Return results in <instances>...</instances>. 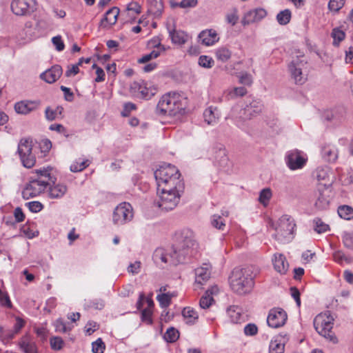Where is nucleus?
Wrapping results in <instances>:
<instances>
[{"mask_svg": "<svg viewBox=\"0 0 353 353\" xmlns=\"http://www.w3.org/2000/svg\"><path fill=\"white\" fill-rule=\"evenodd\" d=\"M210 265L206 263L195 269V284L203 285L210 279Z\"/></svg>", "mask_w": 353, "mask_h": 353, "instance_id": "obj_19", "label": "nucleus"}, {"mask_svg": "<svg viewBox=\"0 0 353 353\" xmlns=\"http://www.w3.org/2000/svg\"><path fill=\"white\" fill-rule=\"evenodd\" d=\"M20 347L25 353H37L35 344L26 339L20 343Z\"/></svg>", "mask_w": 353, "mask_h": 353, "instance_id": "obj_42", "label": "nucleus"}, {"mask_svg": "<svg viewBox=\"0 0 353 353\" xmlns=\"http://www.w3.org/2000/svg\"><path fill=\"white\" fill-rule=\"evenodd\" d=\"M272 263L275 270L279 273L285 274L288 272L289 268V263L283 254H274Z\"/></svg>", "mask_w": 353, "mask_h": 353, "instance_id": "obj_22", "label": "nucleus"}, {"mask_svg": "<svg viewBox=\"0 0 353 353\" xmlns=\"http://www.w3.org/2000/svg\"><path fill=\"white\" fill-rule=\"evenodd\" d=\"M187 101L186 97L179 93L164 94L157 105L156 112L160 116L170 117L181 114L186 108Z\"/></svg>", "mask_w": 353, "mask_h": 353, "instance_id": "obj_2", "label": "nucleus"}, {"mask_svg": "<svg viewBox=\"0 0 353 353\" xmlns=\"http://www.w3.org/2000/svg\"><path fill=\"white\" fill-rule=\"evenodd\" d=\"M167 28L172 41L176 44H184L188 39V35L185 32L176 30L174 25L168 24Z\"/></svg>", "mask_w": 353, "mask_h": 353, "instance_id": "obj_21", "label": "nucleus"}, {"mask_svg": "<svg viewBox=\"0 0 353 353\" xmlns=\"http://www.w3.org/2000/svg\"><path fill=\"white\" fill-rule=\"evenodd\" d=\"M182 315L186 323L189 324H194L199 317L197 312L190 307H184Z\"/></svg>", "mask_w": 353, "mask_h": 353, "instance_id": "obj_31", "label": "nucleus"}, {"mask_svg": "<svg viewBox=\"0 0 353 353\" xmlns=\"http://www.w3.org/2000/svg\"><path fill=\"white\" fill-rule=\"evenodd\" d=\"M141 88L142 89L141 90V91H139L140 94L139 96V98L148 99H150L152 96H154L157 92L156 88L151 85H148V84L144 81H143Z\"/></svg>", "mask_w": 353, "mask_h": 353, "instance_id": "obj_33", "label": "nucleus"}, {"mask_svg": "<svg viewBox=\"0 0 353 353\" xmlns=\"http://www.w3.org/2000/svg\"><path fill=\"white\" fill-rule=\"evenodd\" d=\"M296 227L294 220L289 215H283L277 221L275 228V239L280 242H285L292 239Z\"/></svg>", "mask_w": 353, "mask_h": 353, "instance_id": "obj_8", "label": "nucleus"}, {"mask_svg": "<svg viewBox=\"0 0 353 353\" xmlns=\"http://www.w3.org/2000/svg\"><path fill=\"white\" fill-rule=\"evenodd\" d=\"M345 32L339 28H334L332 32V37L334 39L333 44L338 46L345 39Z\"/></svg>", "mask_w": 353, "mask_h": 353, "instance_id": "obj_45", "label": "nucleus"}, {"mask_svg": "<svg viewBox=\"0 0 353 353\" xmlns=\"http://www.w3.org/2000/svg\"><path fill=\"white\" fill-rule=\"evenodd\" d=\"M63 341L59 336H54L50 339V345L53 350H59L62 348Z\"/></svg>", "mask_w": 353, "mask_h": 353, "instance_id": "obj_58", "label": "nucleus"}, {"mask_svg": "<svg viewBox=\"0 0 353 353\" xmlns=\"http://www.w3.org/2000/svg\"><path fill=\"white\" fill-rule=\"evenodd\" d=\"M214 302L213 297L204 294L200 299L199 305L202 309L208 308Z\"/></svg>", "mask_w": 353, "mask_h": 353, "instance_id": "obj_49", "label": "nucleus"}, {"mask_svg": "<svg viewBox=\"0 0 353 353\" xmlns=\"http://www.w3.org/2000/svg\"><path fill=\"white\" fill-rule=\"evenodd\" d=\"M272 192L270 188H266L263 189L259 193V201L266 206L270 199L272 198Z\"/></svg>", "mask_w": 353, "mask_h": 353, "instance_id": "obj_37", "label": "nucleus"}, {"mask_svg": "<svg viewBox=\"0 0 353 353\" xmlns=\"http://www.w3.org/2000/svg\"><path fill=\"white\" fill-rule=\"evenodd\" d=\"M287 318V314L283 309L273 308L269 312L267 323L270 327L277 328L285 323Z\"/></svg>", "mask_w": 353, "mask_h": 353, "instance_id": "obj_14", "label": "nucleus"}, {"mask_svg": "<svg viewBox=\"0 0 353 353\" xmlns=\"http://www.w3.org/2000/svg\"><path fill=\"white\" fill-rule=\"evenodd\" d=\"M322 154L327 161L334 162L338 157V151L335 147L329 145L323 148Z\"/></svg>", "mask_w": 353, "mask_h": 353, "instance_id": "obj_32", "label": "nucleus"}, {"mask_svg": "<svg viewBox=\"0 0 353 353\" xmlns=\"http://www.w3.org/2000/svg\"><path fill=\"white\" fill-rule=\"evenodd\" d=\"M291 17V11L289 9H285L277 14L276 20L280 25L283 26L290 21Z\"/></svg>", "mask_w": 353, "mask_h": 353, "instance_id": "obj_34", "label": "nucleus"}, {"mask_svg": "<svg viewBox=\"0 0 353 353\" xmlns=\"http://www.w3.org/2000/svg\"><path fill=\"white\" fill-rule=\"evenodd\" d=\"M306 63L307 61L304 56H296L293 57L288 64V70L295 83L302 85L306 81L307 75L303 72Z\"/></svg>", "mask_w": 353, "mask_h": 353, "instance_id": "obj_10", "label": "nucleus"}, {"mask_svg": "<svg viewBox=\"0 0 353 353\" xmlns=\"http://www.w3.org/2000/svg\"><path fill=\"white\" fill-rule=\"evenodd\" d=\"M157 299L161 307H166L170 304L172 295L170 294L163 293L159 294Z\"/></svg>", "mask_w": 353, "mask_h": 353, "instance_id": "obj_48", "label": "nucleus"}, {"mask_svg": "<svg viewBox=\"0 0 353 353\" xmlns=\"http://www.w3.org/2000/svg\"><path fill=\"white\" fill-rule=\"evenodd\" d=\"M267 15V12L263 8H256L248 12L242 20V23L248 25L261 21Z\"/></svg>", "mask_w": 353, "mask_h": 353, "instance_id": "obj_16", "label": "nucleus"}, {"mask_svg": "<svg viewBox=\"0 0 353 353\" xmlns=\"http://www.w3.org/2000/svg\"><path fill=\"white\" fill-rule=\"evenodd\" d=\"M152 46L154 47V49L152 50L150 53L144 54L142 56L139 60L138 62L139 63H145L153 59L157 58L162 52L165 51V48L164 46L161 45L160 42L156 43L155 41L152 42Z\"/></svg>", "mask_w": 353, "mask_h": 353, "instance_id": "obj_23", "label": "nucleus"}, {"mask_svg": "<svg viewBox=\"0 0 353 353\" xmlns=\"http://www.w3.org/2000/svg\"><path fill=\"white\" fill-rule=\"evenodd\" d=\"M24 324L25 322L22 319L19 317L16 318L15 323L13 326L14 332L12 334H8V336L10 338H12L14 334L18 333L19 330L24 326Z\"/></svg>", "mask_w": 353, "mask_h": 353, "instance_id": "obj_57", "label": "nucleus"}, {"mask_svg": "<svg viewBox=\"0 0 353 353\" xmlns=\"http://www.w3.org/2000/svg\"><path fill=\"white\" fill-rule=\"evenodd\" d=\"M232 290L239 294H245L252 290L254 282L252 271L248 268H235L230 277Z\"/></svg>", "mask_w": 353, "mask_h": 353, "instance_id": "obj_4", "label": "nucleus"}, {"mask_svg": "<svg viewBox=\"0 0 353 353\" xmlns=\"http://www.w3.org/2000/svg\"><path fill=\"white\" fill-rule=\"evenodd\" d=\"M334 260L341 265L350 264L353 261L352 257L345 255L341 251H336L333 254Z\"/></svg>", "mask_w": 353, "mask_h": 353, "instance_id": "obj_35", "label": "nucleus"}, {"mask_svg": "<svg viewBox=\"0 0 353 353\" xmlns=\"http://www.w3.org/2000/svg\"><path fill=\"white\" fill-rule=\"evenodd\" d=\"M212 225L219 230H223V228L225 227V221L223 219L217 214H214L212 216Z\"/></svg>", "mask_w": 353, "mask_h": 353, "instance_id": "obj_52", "label": "nucleus"}, {"mask_svg": "<svg viewBox=\"0 0 353 353\" xmlns=\"http://www.w3.org/2000/svg\"><path fill=\"white\" fill-rule=\"evenodd\" d=\"M92 68L96 69L97 77L95 78V81L96 82L103 81L105 80V72H104L103 70L101 68L97 66V64H93Z\"/></svg>", "mask_w": 353, "mask_h": 353, "instance_id": "obj_61", "label": "nucleus"}, {"mask_svg": "<svg viewBox=\"0 0 353 353\" xmlns=\"http://www.w3.org/2000/svg\"><path fill=\"white\" fill-rule=\"evenodd\" d=\"M119 14V8L117 7H112L108 10L101 21V26L107 28L114 25L117 21V17Z\"/></svg>", "mask_w": 353, "mask_h": 353, "instance_id": "obj_24", "label": "nucleus"}, {"mask_svg": "<svg viewBox=\"0 0 353 353\" xmlns=\"http://www.w3.org/2000/svg\"><path fill=\"white\" fill-rule=\"evenodd\" d=\"M63 73L62 68L59 65H53L51 68L41 74L40 77L48 83H54Z\"/></svg>", "mask_w": 353, "mask_h": 353, "instance_id": "obj_18", "label": "nucleus"}, {"mask_svg": "<svg viewBox=\"0 0 353 353\" xmlns=\"http://www.w3.org/2000/svg\"><path fill=\"white\" fill-rule=\"evenodd\" d=\"M174 243L170 248H158L153 254L155 263L177 265L183 263L195 245L192 231L183 229L175 234Z\"/></svg>", "mask_w": 353, "mask_h": 353, "instance_id": "obj_1", "label": "nucleus"}, {"mask_svg": "<svg viewBox=\"0 0 353 353\" xmlns=\"http://www.w3.org/2000/svg\"><path fill=\"white\" fill-rule=\"evenodd\" d=\"M285 339L282 335L274 337L270 343L269 353H283Z\"/></svg>", "mask_w": 353, "mask_h": 353, "instance_id": "obj_25", "label": "nucleus"}, {"mask_svg": "<svg viewBox=\"0 0 353 353\" xmlns=\"http://www.w3.org/2000/svg\"><path fill=\"white\" fill-rule=\"evenodd\" d=\"M215 163L221 168H225L228 165L229 159L225 148H219L215 153Z\"/></svg>", "mask_w": 353, "mask_h": 353, "instance_id": "obj_27", "label": "nucleus"}, {"mask_svg": "<svg viewBox=\"0 0 353 353\" xmlns=\"http://www.w3.org/2000/svg\"><path fill=\"white\" fill-rule=\"evenodd\" d=\"M343 242L346 248L353 250V232H344L343 234Z\"/></svg>", "mask_w": 353, "mask_h": 353, "instance_id": "obj_53", "label": "nucleus"}, {"mask_svg": "<svg viewBox=\"0 0 353 353\" xmlns=\"http://www.w3.org/2000/svg\"><path fill=\"white\" fill-rule=\"evenodd\" d=\"M157 188H184V183L181 179L179 170L172 165L161 166L154 172Z\"/></svg>", "mask_w": 353, "mask_h": 353, "instance_id": "obj_3", "label": "nucleus"}, {"mask_svg": "<svg viewBox=\"0 0 353 353\" xmlns=\"http://www.w3.org/2000/svg\"><path fill=\"white\" fill-rule=\"evenodd\" d=\"M307 161V157L298 150H290L285 156V162L291 170L301 169Z\"/></svg>", "mask_w": 353, "mask_h": 353, "instance_id": "obj_13", "label": "nucleus"}, {"mask_svg": "<svg viewBox=\"0 0 353 353\" xmlns=\"http://www.w3.org/2000/svg\"><path fill=\"white\" fill-rule=\"evenodd\" d=\"M54 326L56 332H66L70 330V327H68L61 319L56 320L54 323Z\"/></svg>", "mask_w": 353, "mask_h": 353, "instance_id": "obj_56", "label": "nucleus"}, {"mask_svg": "<svg viewBox=\"0 0 353 353\" xmlns=\"http://www.w3.org/2000/svg\"><path fill=\"white\" fill-rule=\"evenodd\" d=\"M314 224V230L317 233H323L328 231L330 230V227L327 224L324 223L321 219L316 218L313 221Z\"/></svg>", "mask_w": 353, "mask_h": 353, "instance_id": "obj_40", "label": "nucleus"}, {"mask_svg": "<svg viewBox=\"0 0 353 353\" xmlns=\"http://www.w3.org/2000/svg\"><path fill=\"white\" fill-rule=\"evenodd\" d=\"M84 61V58L79 59L78 63L75 65H69L68 70L65 71V75L68 77L74 76L79 72V65H81Z\"/></svg>", "mask_w": 353, "mask_h": 353, "instance_id": "obj_43", "label": "nucleus"}, {"mask_svg": "<svg viewBox=\"0 0 353 353\" xmlns=\"http://www.w3.org/2000/svg\"><path fill=\"white\" fill-rule=\"evenodd\" d=\"M263 104L259 100L253 99L245 106L237 112V109L232 110V117H234L236 125L243 128L246 121L252 119L261 112Z\"/></svg>", "mask_w": 353, "mask_h": 353, "instance_id": "obj_6", "label": "nucleus"}, {"mask_svg": "<svg viewBox=\"0 0 353 353\" xmlns=\"http://www.w3.org/2000/svg\"><path fill=\"white\" fill-rule=\"evenodd\" d=\"M179 337V331L174 327H170L167 330L164 334V339L169 343L175 342Z\"/></svg>", "mask_w": 353, "mask_h": 353, "instance_id": "obj_38", "label": "nucleus"}, {"mask_svg": "<svg viewBox=\"0 0 353 353\" xmlns=\"http://www.w3.org/2000/svg\"><path fill=\"white\" fill-rule=\"evenodd\" d=\"M199 64L205 68H211L214 65V60L212 58L203 55L199 59Z\"/></svg>", "mask_w": 353, "mask_h": 353, "instance_id": "obj_51", "label": "nucleus"}, {"mask_svg": "<svg viewBox=\"0 0 353 353\" xmlns=\"http://www.w3.org/2000/svg\"><path fill=\"white\" fill-rule=\"evenodd\" d=\"M330 204V199L327 191L319 192L315 202V206L319 210H325Z\"/></svg>", "mask_w": 353, "mask_h": 353, "instance_id": "obj_29", "label": "nucleus"}, {"mask_svg": "<svg viewBox=\"0 0 353 353\" xmlns=\"http://www.w3.org/2000/svg\"><path fill=\"white\" fill-rule=\"evenodd\" d=\"M232 56L231 50L225 46L217 48L215 51L216 59L222 63L228 61Z\"/></svg>", "mask_w": 353, "mask_h": 353, "instance_id": "obj_30", "label": "nucleus"}, {"mask_svg": "<svg viewBox=\"0 0 353 353\" xmlns=\"http://www.w3.org/2000/svg\"><path fill=\"white\" fill-rule=\"evenodd\" d=\"M228 314L230 319V321L234 323H239L241 317V314L239 310L235 307H230L228 310Z\"/></svg>", "mask_w": 353, "mask_h": 353, "instance_id": "obj_44", "label": "nucleus"}, {"mask_svg": "<svg viewBox=\"0 0 353 353\" xmlns=\"http://www.w3.org/2000/svg\"><path fill=\"white\" fill-rule=\"evenodd\" d=\"M152 311L150 308H145L141 312V320L148 325L152 323Z\"/></svg>", "mask_w": 353, "mask_h": 353, "instance_id": "obj_55", "label": "nucleus"}, {"mask_svg": "<svg viewBox=\"0 0 353 353\" xmlns=\"http://www.w3.org/2000/svg\"><path fill=\"white\" fill-rule=\"evenodd\" d=\"M345 0H330L328 3V9L330 11L336 13L344 6Z\"/></svg>", "mask_w": 353, "mask_h": 353, "instance_id": "obj_41", "label": "nucleus"}, {"mask_svg": "<svg viewBox=\"0 0 353 353\" xmlns=\"http://www.w3.org/2000/svg\"><path fill=\"white\" fill-rule=\"evenodd\" d=\"M258 332V327L254 323H249L244 327V333L247 336H254Z\"/></svg>", "mask_w": 353, "mask_h": 353, "instance_id": "obj_60", "label": "nucleus"}, {"mask_svg": "<svg viewBox=\"0 0 353 353\" xmlns=\"http://www.w3.org/2000/svg\"><path fill=\"white\" fill-rule=\"evenodd\" d=\"M204 120L208 125H214L218 122L219 112L216 108L209 107L203 113Z\"/></svg>", "mask_w": 353, "mask_h": 353, "instance_id": "obj_26", "label": "nucleus"}, {"mask_svg": "<svg viewBox=\"0 0 353 353\" xmlns=\"http://www.w3.org/2000/svg\"><path fill=\"white\" fill-rule=\"evenodd\" d=\"M198 3V0H182L176 5L182 8H194Z\"/></svg>", "mask_w": 353, "mask_h": 353, "instance_id": "obj_63", "label": "nucleus"}, {"mask_svg": "<svg viewBox=\"0 0 353 353\" xmlns=\"http://www.w3.org/2000/svg\"><path fill=\"white\" fill-rule=\"evenodd\" d=\"M32 140L29 138L21 139L18 144L17 152L23 165L27 168H32L36 163V157L32 152Z\"/></svg>", "mask_w": 353, "mask_h": 353, "instance_id": "obj_9", "label": "nucleus"}, {"mask_svg": "<svg viewBox=\"0 0 353 353\" xmlns=\"http://www.w3.org/2000/svg\"><path fill=\"white\" fill-rule=\"evenodd\" d=\"M201 43L206 46L214 45L219 41V37L216 30L207 29L201 31L199 34Z\"/></svg>", "mask_w": 353, "mask_h": 353, "instance_id": "obj_17", "label": "nucleus"}, {"mask_svg": "<svg viewBox=\"0 0 353 353\" xmlns=\"http://www.w3.org/2000/svg\"><path fill=\"white\" fill-rule=\"evenodd\" d=\"M39 105L37 101H21L14 105V110L19 114H27L36 110Z\"/></svg>", "mask_w": 353, "mask_h": 353, "instance_id": "obj_20", "label": "nucleus"}, {"mask_svg": "<svg viewBox=\"0 0 353 353\" xmlns=\"http://www.w3.org/2000/svg\"><path fill=\"white\" fill-rule=\"evenodd\" d=\"M34 6V0H13L11 3V9L14 14L23 16L32 12Z\"/></svg>", "mask_w": 353, "mask_h": 353, "instance_id": "obj_15", "label": "nucleus"}, {"mask_svg": "<svg viewBox=\"0 0 353 353\" xmlns=\"http://www.w3.org/2000/svg\"><path fill=\"white\" fill-rule=\"evenodd\" d=\"M334 319L330 314L329 312L318 314L314 319V326L316 332L325 339H329L333 343H336L337 340L332 331L333 327Z\"/></svg>", "mask_w": 353, "mask_h": 353, "instance_id": "obj_7", "label": "nucleus"}, {"mask_svg": "<svg viewBox=\"0 0 353 353\" xmlns=\"http://www.w3.org/2000/svg\"><path fill=\"white\" fill-rule=\"evenodd\" d=\"M339 215L345 220L353 219V208L349 205H342L338 208Z\"/></svg>", "mask_w": 353, "mask_h": 353, "instance_id": "obj_36", "label": "nucleus"}, {"mask_svg": "<svg viewBox=\"0 0 353 353\" xmlns=\"http://www.w3.org/2000/svg\"><path fill=\"white\" fill-rule=\"evenodd\" d=\"M49 185L47 181H43V179H36L31 177L29 183L22 192V196L24 199H29L37 196L44 192Z\"/></svg>", "mask_w": 353, "mask_h": 353, "instance_id": "obj_12", "label": "nucleus"}, {"mask_svg": "<svg viewBox=\"0 0 353 353\" xmlns=\"http://www.w3.org/2000/svg\"><path fill=\"white\" fill-rule=\"evenodd\" d=\"M89 165L88 160L76 161L70 167L71 172H77L83 170Z\"/></svg>", "mask_w": 353, "mask_h": 353, "instance_id": "obj_39", "label": "nucleus"}, {"mask_svg": "<svg viewBox=\"0 0 353 353\" xmlns=\"http://www.w3.org/2000/svg\"><path fill=\"white\" fill-rule=\"evenodd\" d=\"M52 42L58 51H62L65 48V45L61 39V36H56L52 37Z\"/></svg>", "mask_w": 353, "mask_h": 353, "instance_id": "obj_62", "label": "nucleus"}, {"mask_svg": "<svg viewBox=\"0 0 353 353\" xmlns=\"http://www.w3.org/2000/svg\"><path fill=\"white\" fill-rule=\"evenodd\" d=\"M92 351L93 353H103L105 345L101 339H98L92 343Z\"/></svg>", "mask_w": 353, "mask_h": 353, "instance_id": "obj_50", "label": "nucleus"}, {"mask_svg": "<svg viewBox=\"0 0 353 353\" xmlns=\"http://www.w3.org/2000/svg\"><path fill=\"white\" fill-rule=\"evenodd\" d=\"M163 4L161 1L157 0L151 1L150 11L154 15H160L163 10Z\"/></svg>", "mask_w": 353, "mask_h": 353, "instance_id": "obj_46", "label": "nucleus"}, {"mask_svg": "<svg viewBox=\"0 0 353 353\" xmlns=\"http://www.w3.org/2000/svg\"><path fill=\"white\" fill-rule=\"evenodd\" d=\"M184 188H157L159 196L158 205L162 210L170 211L174 209L179 204L181 193Z\"/></svg>", "mask_w": 353, "mask_h": 353, "instance_id": "obj_5", "label": "nucleus"}, {"mask_svg": "<svg viewBox=\"0 0 353 353\" xmlns=\"http://www.w3.org/2000/svg\"><path fill=\"white\" fill-rule=\"evenodd\" d=\"M67 186L64 184L58 183L50 188L49 196L52 199L62 197L67 192Z\"/></svg>", "mask_w": 353, "mask_h": 353, "instance_id": "obj_28", "label": "nucleus"}, {"mask_svg": "<svg viewBox=\"0 0 353 353\" xmlns=\"http://www.w3.org/2000/svg\"><path fill=\"white\" fill-rule=\"evenodd\" d=\"M34 173L37 174L34 177L36 179H43V181H47L48 182L50 180V173L48 168L35 170Z\"/></svg>", "mask_w": 353, "mask_h": 353, "instance_id": "obj_47", "label": "nucleus"}, {"mask_svg": "<svg viewBox=\"0 0 353 353\" xmlns=\"http://www.w3.org/2000/svg\"><path fill=\"white\" fill-rule=\"evenodd\" d=\"M142 83L143 81H134L130 84V92L133 96L139 98L140 94L139 91L142 89Z\"/></svg>", "mask_w": 353, "mask_h": 353, "instance_id": "obj_54", "label": "nucleus"}, {"mask_svg": "<svg viewBox=\"0 0 353 353\" xmlns=\"http://www.w3.org/2000/svg\"><path fill=\"white\" fill-rule=\"evenodd\" d=\"M29 210L32 212H39L43 209V205L39 201H31L27 203Z\"/></svg>", "mask_w": 353, "mask_h": 353, "instance_id": "obj_64", "label": "nucleus"}, {"mask_svg": "<svg viewBox=\"0 0 353 353\" xmlns=\"http://www.w3.org/2000/svg\"><path fill=\"white\" fill-rule=\"evenodd\" d=\"M133 217L134 212L131 204L123 202L114 209L112 214V221L114 225H123L131 221Z\"/></svg>", "mask_w": 353, "mask_h": 353, "instance_id": "obj_11", "label": "nucleus"}, {"mask_svg": "<svg viewBox=\"0 0 353 353\" xmlns=\"http://www.w3.org/2000/svg\"><path fill=\"white\" fill-rule=\"evenodd\" d=\"M0 304L6 307H11L12 303L6 292L0 290Z\"/></svg>", "mask_w": 353, "mask_h": 353, "instance_id": "obj_59", "label": "nucleus"}]
</instances>
